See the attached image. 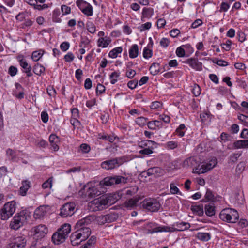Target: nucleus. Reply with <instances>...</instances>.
<instances>
[{"label": "nucleus", "mask_w": 248, "mask_h": 248, "mask_svg": "<svg viewBox=\"0 0 248 248\" xmlns=\"http://www.w3.org/2000/svg\"><path fill=\"white\" fill-rule=\"evenodd\" d=\"M170 43V40L168 38L165 37L162 38L160 41V45L164 48L168 47L169 46Z\"/></svg>", "instance_id": "nucleus-59"}, {"label": "nucleus", "mask_w": 248, "mask_h": 248, "mask_svg": "<svg viewBox=\"0 0 248 248\" xmlns=\"http://www.w3.org/2000/svg\"><path fill=\"white\" fill-rule=\"evenodd\" d=\"M220 218L229 223H235L239 219L237 211L232 208H226L222 210L219 214Z\"/></svg>", "instance_id": "nucleus-6"}, {"label": "nucleus", "mask_w": 248, "mask_h": 248, "mask_svg": "<svg viewBox=\"0 0 248 248\" xmlns=\"http://www.w3.org/2000/svg\"><path fill=\"white\" fill-rule=\"evenodd\" d=\"M26 242L25 237L23 236H15L8 245L7 248H24Z\"/></svg>", "instance_id": "nucleus-13"}, {"label": "nucleus", "mask_w": 248, "mask_h": 248, "mask_svg": "<svg viewBox=\"0 0 248 248\" xmlns=\"http://www.w3.org/2000/svg\"><path fill=\"white\" fill-rule=\"evenodd\" d=\"M220 138L221 140L226 142L231 140L232 136L227 134L226 133L222 132L220 135Z\"/></svg>", "instance_id": "nucleus-63"}, {"label": "nucleus", "mask_w": 248, "mask_h": 248, "mask_svg": "<svg viewBox=\"0 0 248 248\" xmlns=\"http://www.w3.org/2000/svg\"><path fill=\"white\" fill-rule=\"evenodd\" d=\"M138 147L141 149L139 153L144 155H148L153 153V150L158 146V143L151 140H142L138 142Z\"/></svg>", "instance_id": "nucleus-4"}, {"label": "nucleus", "mask_w": 248, "mask_h": 248, "mask_svg": "<svg viewBox=\"0 0 248 248\" xmlns=\"http://www.w3.org/2000/svg\"><path fill=\"white\" fill-rule=\"evenodd\" d=\"M148 127L151 130H156L163 127V124L160 121L155 120L149 121L147 123Z\"/></svg>", "instance_id": "nucleus-26"}, {"label": "nucleus", "mask_w": 248, "mask_h": 248, "mask_svg": "<svg viewBox=\"0 0 248 248\" xmlns=\"http://www.w3.org/2000/svg\"><path fill=\"white\" fill-rule=\"evenodd\" d=\"M93 220V217L91 216H88L78 220L75 225L76 229H82L85 228H90L89 225Z\"/></svg>", "instance_id": "nucleus-16"}, {"label": "nucleus", "mask_w": 248, "mask_h": 248, "mask_svg": "<svg viewBox=\"0 0 248 248\" xmlns=\"http://www.w3.org/2000/svg\"><path fill=\"white\" fill-rule=\"evenodd\" d=\"M183 47L189 48L190 47V45L189 44H186L177 48L176 50V54L179 57H183L185 56V51Z\"/></svg>", "instance_id": "nucleus-40"}, {"label": "nucleus", "mask_w": 248, "mask_h": 248, "mask_svg": "<svg viewBox=\"0 0 248 248\" xmlns=\"http://www.w3.org/2000/svg\"><path fill=\"white\" fill-rule=\"evenodd\" d=\"M52 186V178H48L46 181L43 183L42 187L43 189L51 188Z\"/></svg>", "instance_id": "nucleus-55"}, {"label": "nucleus", "mask_w": 248, "mask_h": 248, "mask_svg": "<svg viewBox=\"0 0 248 248\" xmlns=\"http://www.w3.org/2000/svg\"><path fill=\"white\" fill-rule=\"evenodd\" d=\"M111 42L109 37H100L97 40V46L103 48L107 47Z\"/></svg>", "instance_id": "nucleus-24"}, {"label": "nucleus", "mask_w": 248, "mask_h": 248, "mask_svg": "<svg viewBox=\"0 0 248 248\" xmlns=\"http://www.w3.org/2000/svg\"><path fill=\"white\" fill-rule=\"evenodd\" d=\"M192 92L194 96L197 97L199 96L201 93L200 87L198 84H194L192 89Z\"/></svg>", "instance_id": "nucleus-53"}, {"label": "nucleus", "mask_w": 248, "mask_h": 248, "mask_svg": "<svg viewBox=\"0 0 248 248\" xmlns=\"http://www.w3.org/2000/svg\"><path fill=\"white\" fill-rule=\"evenodd\" d=\"M147 118H145L144 117H139L136 119L135 122L138 125H140V127H143L146 124L147 125Z\"/></svg>", "instance_id": "nucleus-43"}, {"label": "nucleus", "mask_w": 248, "mask_h": 248, "mask_svg": "<svg viewBox=\"0 0 248 248\" xmlns=\"http://www.w3.org/2000/svg\"><path fill=\"white\" fill-rule=\"evenodd\" d=\"M95 242L96 237L93 235L90 237V238L87 241L84 245L87 246L88 247H90V248H93Z\"/></svg>", "instance_id": "nucleus-51"}, {"label": "nucleus", "mask_w": 248, "mask_h": 248, "mask_svg": "<svg viewBox=\"0 0 248 248\" xmlns=\"http://www.w3.org/2000/svg\"><path fill=\"white\" fill-rule=\"evenodd\" d=\"M197 158L194 156L188 157L184 161V166L185 167H193L196 166L198 164Z\"/></svg>", "instance_id": "nucleus-28"}, {"label": "nucleus", "mask_w": 248, "mask_h": 248, "mask_svg": "<svg viewBox=\"0 0 248 248\" xmlns=\"http://www.w3.org/2000/svg\"><path fill=\"white\" fill-rule=\"evenodd\" d=\"M213 62L220 66H226L228 65V62L223 60L215 59L213 60Z\"/></svg>", "instance_id": "nucleus-61"}, {"label": "nucleus", "mask_w": 248, "mask_h": 248, "mask_svg": "<svg viewBox=\"0 0 248 248\" xmlns=\"http://www.w3.org/2000/svg\"><path fill=\"white\" fill-rule=\"evenodd\" d=\"M139 54V46L137 44L133 45L129 50V56L130 58L134 59L138 57Z\"/></svg>", "instance_id": "nucleus-34"}, {"label": "nucleus", "mask_w": 248, "mask_h": 248, "mask_svg": "<svg viewBox=\"0 0 248 248\" xmlns=\"http://www.w3.org/2000/svg\"><path fill=\"white\" fill-rule=\"evenodd\" d=\"M102 222L110 223L115 221L116 220L117 217L114 214H108L101 217Z\"/></svg>", "instance_id": "nucleus-35"}, {"label": "nucleus", "mask_w": 248, "mask_h": 248, "mask_svg": "<svg viewBox=\"0 0 248 248\" xmlns=\"http://www.w3.org/2000/svg\"><path fill=\"white\" fill-rule=\"evenodd\" d=\"M190 209L194 214L199 216H202L204 214L203 206L202 204L192 205L190 207Z\"/></svg>", "instance_id": "nucleus-30"}, {"label": "nucleus", "mask_w": 248, "mask_h": 248, "mask_svg": "<svg viewBox=\"0 0 248 248\" xmlns=\"http://www.w3.org/2000/svg\"><path fill=\"white\" fill-rule=\"evenodd\" d=\"M115 202L113 197L111 195L95 199L90 202L91 207L94 211H100L106 209Z\"/></svg>", "instance_id": "nucleus-1"}, {"label": "nucleus", "mask_w": 248, "mask_h": 248, "mask_svg": "<svg viewBox=\"0 0 248 248\" xmlns=\"http://www.w3.org/2000/svg\"><path fill=\"white\" fill-rule=\"evenodd\" d=\"M140 200V197L136 196L133 198H130L128 200L124 202V206L127 209L131 210L137 206V204Z\"/></svg>", "instance_id": "nucleus-19"}, {"label": "nucleus", "mask_w": 248, "mask_h": 248, "mask_svg": "<svg viewBox=\"0 0 248 248\" xmlns=\"http://www.w3.org/2000/svg\"><path fill=\"white\" fill-rule=\"evenodd\" d=\"M46 214L45 208L43 206H40L36 208L34 212L33 216L35 219H40Z\"/></svg>", "instance_id": "nucleus-31"}, {"label": "nucleus", "mask_w": 248, "mask_h": 248, "mask_svg": "<svg viewBox=\"0 0 248 248\" xmlns=\"http://www.w3.org/2000/svg\"><path fill=\"white\" fill-rule=\"evenodd\" d=\"M143 209L151 212H157L160 207V202L155 199L148 198L144 199L140 203Z\"/></svg>", "instance_id": "nucleus-10"}, {"label": "nucleus", "mask_w": 248, "mask_h": 248, "mask_svg": "<svg viewBox=\"0 0 248 248\" xmlns=\"http://www.w3.org/2000/svg\"><path fill=\"white\" fill-rule=\"evenodd\" d=\"M205 213L209 217H212L215 214V207L213 203L205 205Z\"/></svg>", "instance_id": "nucleus-32"}, {"label": "nucleus", "mask_w": 248, "mask_h": 248, "mask_svg": "<svg viewBox=\"0 0 248 248\" xmlns=\"http://www.w3.org/2000/svg\"><path fill=\"white\" fill-rule=\"evenodd\" d=\"M160 64L158 63H153L149 68L150 73L156 75L160 72Z\"/></svg>", "instance_id": "nucleus-38"}, {"label": "nucleus", "mask_w": 248, "mask_h": 248, "mask_svg": "<svg viewBox=\"0 0 248 248\" xmlns=\"http://www.w3.org/2000/svg\"><path fill=\"white\" fill-rule=\"evenodd\" d=\"M233 146L236 149L248 148V140H237L233 143Z\"/></svg>", "instance_id": "nucleus-29"}, {"label": "nucleus", "mask_w": 248, "mask_h": 248, "mask_svg": "<svg viewBox=\"0 0 248 248\" xmlns=\"http://www.w3.org/2000/svg\"><path fill=\"white\" fill-rule=\"evenodd\" d=\"M18 61L20 66L24 69L23 72L26 73L27 77H31L32 76L31 66L28 63L26 60L24 59H19Z\"/></svg>", "instance_id": "nucleus-18"}, {"label": "nucleus", "mask_w": 248, "mask_h": 248, "mask_svg": "<svg viewBox=\"0 0 248 248\" xmlns=\"http://www.w3.org/2000/svg\"><path fill=\"white\" fill-rule=\"evenodd\" d=\"M127 161V157L123 156L103 161L101 163V166L102 168L108 170H112L119 167Z\"/></svg>", "instance_id": "nucleus-7"}, {"label": "nucleus", "mask_w": 248, "mask_h": 248, "mask_svg": "<svg viewBox=\"0 0 248 248\" xmlns=\"http://www.w3.org/2000/svg\"><path fill=\"white\" fill-rule=\"evenodd\" d=\"M213 117V115L209 112H206L200 115V118L202 122H205L207 119L210 120Z\"/></svg>", "instance_id": "nucleus-58"}, {"label": "nucleus", "mask_w": 248, "mask_h": 248, "mask_svg": "<svg viewBox=\"0 0 248 248\" xmlns=\"http://www.w3.org/2000/svg\"><path fill=\"white\" fill-rule=\"evenodd\" d=\"M81 237H80L78 233L76 231L74 232H73L70 236V240L71 244L73 246H78L79 245L81 242L84 241L81 239Z\"/></svg>", "instance_id": "nucleus-23"}, {"label": "nucleus", "mask_w": 248, "mask_h": 248, "mask_svg": "<svg viewBox=\"0 0 248 248\" xmlns=\"http://www.w3.org/2000/svg\"><path fill=\"white\" fill-rule=\"evenodd\" d=\"M43 52L42 50L34 51L32 54V59L33 60L34 62L38 61L42 57Z\"/></svg>", "instance_id": "nucleus-46"}, {"label": "nucleus", "mask_w": 248, "mask_h": 248, "mask_svg": "<svg viewBox=\"0 0 248 248\" xmlns=\"http://www.w3.org/2000/svg\"><path fill=\"white\" fill-rule=\"evenodd\" d=\"M232 44V41L228 39L226 41V43L221 44V46L222 48L224 49L225 51H229L231 49V46Z\"/></svg>", "instance_id": "nucleus-56"}, {"label": "nucleus", "mask_w": 248, "mask_h": 248, "mask_svg": "<svg viewBox=\"0 0 248 248\" xmlns=\"http://www.w3.org/2000/svg\"><path fill=\"white\" fill-rule=\"evenodd\" d=\"M183 62L188 64L192 68L197 71L202 70V63L199 62L197 58H190L183 61Z\"/></svg>", "instance_id": "nucleus-15"}, {"label": "nucleus", "mask_w": 248, "mask_h": 248, "mask_svg": "<svg viewBox=\"0 0 248 248\" xmlns=\"http://www.w3.org/2000/svg\"><path fill=\"white\" fill-rule=\"evenodd\" d=\"M49 140L51 144L58 143L59 141V138L56 134H51L49 136Z\"/></svg>", "instance_id": "nucleus-64"}, {"label": "nucleus", "mask_w": 248, "mask_h": 248, "mask_svg": "<svg viewBox=\"0 0 248 248\" xmlns=\"http://www.w3.org/2000/svg\"><path fill=\"white\" fill-rule=\"evenodd\" d=\"M123 51V48L121 46L117 47L112 49L108 53V56L111 58H116L118 55L121 53Z\"/></svg>", "instance_id": "nucleus-39"}, {"label": "nucleus", "mask_w": 248, "mask_h": 248, "mask_svg": "<svg viewBox=\"0 0 248 248\" xmlns=\"http://www.w3.org/2000/svg\"><path fill=\"white\" fill-rule=\"evenodd\" d=\"M217 163V159L216 158H213L206 164L202 165L199 164L193 169V172L199 174L204 173L213 169Z\"/></svg>", "instance_id": "nucleus-11"}, {"label": "nucleus", "mask_w": 248, "mask_h": 248, "mask_svg": "<svg viewBox=\"0 0 248 248\" xmlns=\"http://www.w3.org/2000/svg\"><path fill=\"white\" fill-rule=\"evenodd\" d=\"M171 227L168 226H158V225L155 228L149 229L148 232L150 233L153 234L154 233L157 232H171Z\"/></svg>", "instance_id": "nucleus-21"}, {"label": "nucleus", "mask_w": 248, "mask_h": 248, "mask_svg": "<svg viewBox=\"0 0 248 248\" xmlns=\"http://www.w3.org/2000/svg\"><path fill=\"white\" fill-rule=\"evenodd\" d=\"M102 187L100 184L94 186L90 187L89 186H84L79 191V194L83 198H92L100 195L103 192Z\"/></svg>", "instance_id": "nucleus-5"}, {"label": "nucleus", "mask_w": 248, "mask_h": 248, "mask_svg": "<svg viewBox=\"0 0 248 248\" xmlns=\"http://www.w3.org/2000/svg\"><path fill=\"white\" fill-rule=\"evenodd\" d=\"M45 68L42 65L37 64L33 68V72L37 75L40 76L44 73Z\"/></svg>", "instance_id": "nucleus-41"}, {"label": "nucleus", "mask_w": 248, "mask_h": 248, "mask_svg": "<svg viewBox=\"0 0 248 248\" xmlns=\"http://www.w3.org/2000/svg\"><path fill=\"white\" fill-rule=\"evenodd\" d=\"M204 197L205 199H202L201 200L202 202H207L209 201L214 202L215 201V196L212 191L209 189H207Z\"/></svg>", "instance_id": "nucleus-37"}, {"label": "nucleus", "mask_w": 248, "mask_h": 248, "mask_svg": "<svg viewBox=\"0 0 248 248\" xmlns=\"http://www.w3.org/2000/svg\"><path fill=\"white\" fill-rule=\"evenodd\" d=\"M120 76V72L119 71H114L109 75V78L110 79V83L112 84H114L118 80V78Z\"/></svg>", "instance_id": "nucleus-42"}, {"label": "nucleus", "mask_w": 248, "mask_h": 248, "mask_svg": "<svg viewBox=\"0 0 248 248\" xmlns=\"http://www.w3.org/2000/svg\"><path fill=\"white\" fill-rule=\"evenodd\" d=\"M82 13L87 16H92L93 15V10L92 6L88 3L87 6L83 10Z\"/></svg>", "instance_id": "nucleus-47"}, {"label": "nucleus", "mask_w": 248, "mask_h": 248, "mask_svg": "<svg viewBox=\"0 0 248 248\" xmlns=\"http://www.w3.org/2000/svg\"><path fill=\"white\" fill-rule=\"evenodd\" d=\"M30 217L31 212L26 209L22 210L14 217L10 226L12 229L17 230L27 222Z\"/></svg>", "instance_id": "nucleus-2"}, {"label": "nucleus", "mask_w": 248, "mask_h": 248, "mask_svg": "<svg viewBox=\"0 0 248 248\" xmlns=\"http://www.w3.org/2000/svg\"><path fill=\"white\" fill-rule=\"evenodd\" d=\"M87 29L89 32L92 34L95 33L96 31L95 26L92 22H88L87 23Z\"/></svg>", "instance_id": "nucleus-57"}, {"label": "nucleus", "mask_w": 248, "mask_h": 248, "mask_svg": "<svg viewBox=\"0 0 248 248\" xmlns=\"http://www.w3.org/2000/svg\"><path fill=\"white\" fill-rule=\"evenodd\" d=\"M88 4V2L83 0H78L76 1L77 6L82 12Z\"/></svg>", "instance_id": "nucleus-50"}, {"label": "nucleus", "mask_w": 248, "mask_h": 248, "mask_svg": "<svg viewBox=\"0 0 248 248\" xmlns=\"http://www.w3.org/2000/svg\"><path fill=\"white\" fill-rule=\"evenodd\" d=\"M17 69L16 67L11 65L8 69V73L12 77H14L16 75L17 73Z\"/></svg>", "instance_id": "nucleus-60"}, {"label": "nucleus", "mask_w": 248, "mask_h": 248, "mask_svg": "<svg viewBox=\"0 0 248 248\" xmlns=\"http://www.w3.org/2000/svg\"><path fill=\"white\" fill-rule=\"evenodd\" d=\"M186 126L184 124H181L175 130L177 135L180 137L184 136L185 133Z\"/></svg>", "instance_id": "nucleus-44"}, {"label": "nucleus", "mask_w": 248, "mask_h": 248, "mask_svg": "<svg viewBox=\"0 0 248 248\" xmlns=\"http://www.w3.org/2000/svg\"><path fill=\"white\" fill-rule=\"evenodd\" d=\"M76 204L73 202L65 203L60 209V215L62 217L72 216L76 212Z\"/></svg>", "instance_id": "nucleus-12"}, {"label": "nucleus", "mask_w": 248, "mask_h": 248, "mask_svg": "<svg viewBox=\"0 0 248 248\" xmlns=\"http://www.w3.org/2000/svg\"><path fill=\"white\" fill-rule=\"evenodd\" d=\"M138 189V187H131L130 188L125 190L124 194L127 197L132 196L137 193Z\"/></svg>", "instance_id": "nucleus-52"}, {"label": "nucleus", "mask_w": 248, "mask_h": 248, "mask_svg": "<svg viewBox=\"0 0 248 248\" xmlns=\"http://www.w3.org/2000/svg\"><path fill=\"white\" fill-rule=\"evenodd\" d=\"M164 170L159 167H155L149 168L147 170V175H154L156 177H158L163 175Z\"/></svg>", "instance_id": "nucleus-20"}, {"label": "nucleus", "mask_w": 248, "mask_h": 248, "mask_svg": "<svg viewBox=\"0 0 248 248\" xmlns=\"http://www.w3.org/2000/svg\"><path fill=\"white\" fill-rule=\"evenodd\" d=\"M241 155V153H236L232 154L229 157V163L233 164L236 162L238 158Z\"/></svg>", "instance_id": "nucleus-45"}, {"label": "nucleus", "mask_w": 248, "mask_h": 248, "mask_svg": "<svg viewBox=\"0 0 248 248\" xmlns=\"http://www.w3.org/2000/svg\"><path fill=\"white\" fill-rule=\"evenodd\" d=\"M31 187V183L28 180L22 182V186L19 189V193L21 196H24L27 194V192Z\"/></svg>", "instance_id": "nucleus-27"}, {"label": "nucleus", "mask_w": 248, "mask_h": 248, "mask_svg": "<svg viewBox=\"0 0 248 248\" xmlns=\"http://www.w3.org/2000/svg\"><path fill=\"white\" fill-rule=\"evenodd\" d=\"M6 155L10 160L16 162L18 160L17 151L8 148L6 150Z\"/></svg>", "instance_id": "nucleus-25"}, {"label": "nucleus", "mask_w": 248, "mask_h": 248, "mask_svg": "<svg viewBox=\"0 0 248 248\" xmlns=\"http://www.w3.org/2000/svg\"><path fill=\"white\" fill-rule=\"evenodd\" d=\"M154 13V10L152 8H147L144 7L143 9L142 13V16L141 18L143 20V18H150Z\"/></svg>", "instance_id": "nucleus-36"}, {"label": "nucleus", "mask_w": 248, "mask_h": 248, "mask_svg": "<svg viewBox=\"0 0 248 248\" xmlns=\"http://www.w3.org/2000/svg\"><path fill=\"white\" fill-rule=\"evenodd\" d=\"M172 226V227H171V232L184 231L188 230L191 227L190 223L184 221L175 222Z\"/></svg>", "instance_id": "nucleus-14"}, {"label": "nucleus", "mask_w": 248, "mask_h": 248, "mask_svg": "<svg viewBox=\"0 0 248 248\" xmlns=\"http://www.w3.org/2000/svg\"><path fill=\"white\" fill-rule=\"evenodd\" d=\"M178 147V142L175 141H170L165 144V147L168 149H174Z\"/></svg>", "instance_id": "nucleus-49"}, {"label": "nucleus", "mask_w": 248, "mask_h": 248, "mask_svg": "<svg viewBox=\"0 0 248 248\" xmlns=\"http://www.w3.org/2000/svg\"><path fill=\"white\" fill-rule=\"evenodd\" d=\"M153 53L151 49L145 47L143 52V56L145 59H149L152 56Z\"/></svg>", "instance_id": "nucleus-54"}, {"label": "nucleus", "mask_w": 248, "mask_h": 248, "mask_svg": "<svg viewBox=\"0 0 248 248\" xmlns=\"http://www.w3.org/2000/svg\"><path fill=\"white\" fill-rule=\"evenodd\" d=\"M138 84V80L134 79L129 81L127 83V86L131 89H134Z\"/></svg>", "instance_id": "nucleus-62"}, {"label": "nucleus", "mask_w": 248, "mask_h": 248, "mask_svg": "<svg viewBox=\"0 0 248 248\" xmlns=\"http://www.w3.org/2000/svg\"><path fill=\"white\" fill-rule=\"evenodd\" d=\"M130 178L122 176L115 175L113 177H107L101 181L99 184L102 186H111L121 183L126 184L130 182Z\"/></svg>", "instance_id": "nucleus-8"}, {"label": "nucleus", "mask_w": 248, "mask_h": 248, "mask_svg": "<svg viewBox=\"0 0 248 248\" xmlns=\"http://www.w3.org/2000/svg\"><path fill=\"white\" fill-rule=\"evenodd\" d=\"M196 238L203 242H207L211 239V234L208 232H199L196 235Z\"/></svg>", "instance_id": "nucleus-33"}, {"label": "nucleus", "mask_w": 248, "mask_h": 248, "mask_svg": "<svg viewBox=\"0 0 248 248\" xmlns=\"http://www.w3.org/2000/svg\"><path fill=\"white\" fill-rule=\"evenodd\" d=\"M71 231V225L65 223L62 225L52 236V241L56 245L63 243Z\"/></svg>", "instance_id": "nucleus-3"}, {"label": "nucleus", "mask_w": 248, "mask_h": 248, "mask_svg": "<svg viewBox=\"0 0 248 248\" xmlns=\"http://www.w3.org/2000/svg\"><path fill=\"white\" fill-rule=\"evenodd\" d=\"M76 232L78 233L79 235L82 237L81 239L84 241L89 237L91 233L90 228L77 229Z\"/></svg>", "instance_id": "nucleus-22"}, {"label": "nucleus", "mask_w": 248, "mask_h": 248, "mask_svg": "<svg viewBox=\"0 0 248 248\" xmlns=\"http://www.w3.org/2000/svg\"><path fill=\"white\" fill-rule=\"evenodd\" d=\"M34 235L38 238H43L48 232L47 228L45 225H39L35 227Z\"/></svg>", "instance_id": "nucleus-17"}, {"label": "nucleus", "mask_w": 248, "mask_h": 248, "mask_svg": "<svg viewBox=\"0 0 248 248\" xmlns=\"http://www.w3.org/2000/svg\"><path fill=\"white\" fill-rule=\"evenodd\" d=\"M170 192L172 194H179L182 195V193L180 191L179 188L174 185V183H171L170 184Z\"/></svg>", "instance_id": "nucleus-48"}, {"label": "nucleus", "mask_w": 248, "mask_h": 248, "mask_svg": "<svg viewBox=\"0 0 248 248\" xmlns=\"http://www.w3.org/2000/svg\"><path fill=\"white\" fill-rule=\"evenodd\" d=\"M16 209V202L12 201L6 203L0 210V218L5 220L12 216Z\"/></svg>", "instance_id": "nucleus-9"}]
</instances>
